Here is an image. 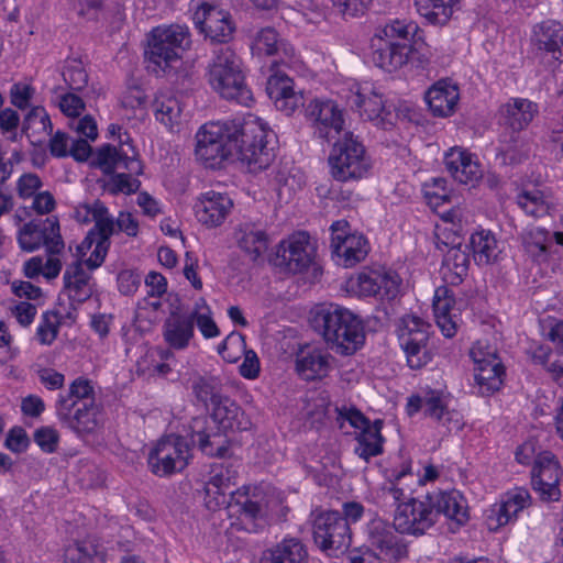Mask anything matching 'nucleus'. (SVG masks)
<instances>
[{"label":"nucleus","instance_id":"nucleus-1","mask_svg":"<svg viewBox=\"0 0 563 563\" xmlns=\"http://www.w3.org/2000/svg\"><path fill=\"white\" fill-rule=\"evenodd\" d=\"M268 130L257 118L250 115L231 128L221 123H207L196 134V156L207 167H214L236 151L251 173L267 168L275 158L267 146Z\"/></svg>","mask_w":563,"mask_h":563},{"label":"nucleus","instance_id":"nucleus-2","mask_svg":"<svg viewBox=\"0 0 563 563\" xmlns=\"http://www.w3.org/2000/svg\"><path fill=\"white\" fill-rule=\"evenodd\" d=\"M311 324L328 347L340 355H353L365 342L362 321L349 309L322 305L312 312Z\"/></svg>","mask_w":563,"mask_h":563},{"label":"nucleus","instance_id":"nucleus-3","mask_svg":"<svg viewBox=\"0 0 563 563\" xmlns=\"http://www.w3.org/2000/svg\"><path fill=\"white\" fill-rule=\"evenodd\" d=\"M207 79L222 98L245 107L252 103L253 95L245 84L241 60L230 47L222 46L213 52Z\"/></svg>","mask_w":563,"mask_h":563},{"label":"nucleus","instance_id":"nucleus-4","mask_svg":"<svg viewBox=\"0 0 563 563\" xmlns=\"http://www.w3.org/2000/svg\"><path fill=\"white\" fill-rule=\"evenodd\" d=\"M328 162L331 176L342 183L364 178L372 167L364 145L350 132L334 143Z\"/></svg>","mask_w":563,"mask_h":563},{"label":"nucleus","instance_id":"nucleus-5","mask_svg":"<svg viewBox=\"0 0 563 563\" xmlns=\"http://www.w3.org/2000/svg\"><path fill=\"white\" fill-rule=\"evenodd\" d=\"M190 43V32L186 25L172 24L154 29L146 51L148 68L156 74L165 71L181 57Z\"/></svg>","mask_w":563,"mask_h":563},{"label":"nucleus","instance_id":"nucleus-6","mask_svg":"<svg viewBox=\"0 0 563 563\" xmlns=\"http://www.w3.org/2000/svg\"><path fill=\"white\" fill-rule=\"evenodd\" d=\"M474 361V379L478 393L490 396L498 391L504 383L505 367L497 354V349L487 341L478 340L471 349Z\"/></svg>","mask_w":563,"mask_h":563},{"label":"nucleus","instance_id":"nucleus-7","mask_svg":"<svg viewBox=\"0 0 563 563\" xmlns=\"http://www.w3.org/2000/svg\"><path fill=\"white\" fill-rule=\"evenodd\" d=\"M431 325L417 316H406L400 320L398 340L404 349L408 365L418 369L431 361L428 349Z\"/></svg>","mask_w":563,"mask_h":563},{"label":"nucleus","instance_id":"nucleus-8","mask_svg":"<svg viewBox=\"0 0 563 563\" xmlns=\"http://www.w3.org/2000/svg\"><path fill=\"white\" fill-rule=\"evenodd\" d=\"M395 527L401 534L422 536L438 520V511L433 509L429 494L423 499L408 498L396 508Z\"/></svg>","mask_w":563,"mask_h":563},{"label":"nucleus","instance_id":"nucleus-9","mask_svg":"<svg viewBox=\"0 0 563 563\" xmlns=\"http://www.w3.org/2000/svg\"><path fill=\"white\" fill-rule=\"evenodd\" d=\"M314 543L325 552H343L351 544V531L346 520L338 511L318 515L312 525Z\"/></svg>","mask_w":563,"mask_h":563},{"label":"nucleus","instance_id":"nucleus-10","mask_svg":"<svg viewBox=\"0 0 563 563\" xmlns=\"http://www.w3.org/2000/svg\"><path fill=\"white\" fill-rule=\"evenodd\" d=\"M189 448L178 435L162 438L148 454V465L156 475L164 476L183 471L188 464Z\"/></svg>","mask_w":563,"mask_h":563},{"label":"nucleus","instance_id":"nucleus-11","mask_svg":"<svg viewBox=\"0 0 563 563\" xmlns=\"http://www.w3.org/2000/svg\"><path fill=\"white\" fill-rule=\"evenodd\" d=\"M367 541L378 555L391 560L400 561L408 555V544L400 537L395 520L389 523L380 518H374L367 523Z\"/></svg>","mask_w":563,"mask_h":563},{"label":"nucleus","instance_id":"nucleus-12","mask_svg":"<svg viewBox=\"0 0 563 563\" xmlns=\"http://www.w3.org/2000/svg\"><path fill=\"white\" fill-rule=\"evenodd\" d=\"M314 247L306 232H297L279 243L274 263L289 273L306 271L313 261Z\"/></svg>","mask_w":563,"mask_h":563},{"label":"nucleus","instance_id":"nucleus-13","mask_svg":"<svg viewBox=\"0 0 563 563\" xmlns=\"http://www.w3.org/2000/svg\"><path fill=\"white\" fill-rule=\"evenodd\" d=\"M421 409L424 416L435 420L449 431H457L463 426L460 412L448 408L446 400L440 391L429 390L423 397L411 396L408 398L407 412L409 416H413Z\"/></svg>","mask_w":563,"mask_h":563},{"label":"nucleus","instance_id":"nucleus-14","mask_svg":"<svg viewBox=\"0 0 563 563\" xmlns=\"http://www.w3.org/2000/svg\"><path fill=\"white\" fill-rule=\"evenodd\" d=\"M20 246L27 252L35 251L42 245L51 254H58L64 249V242L59 232V223L56 218H47L42 223L31 221L19 231Z\"/></svg>","mask_w":563,"mask_h":563},{"label":"nucleus","instance_id":"nucleus-15","mask_svg":"<svg viewBox=\"0 0 563 563\" xmlns=\"http://www.w3.org/2000/svg\"><path fill=\"white\" fill-rule=\"evenodd\" d=\"M400 283L401 280L395 272L368 271L360 273L355 280H351V287L360 296L391 301L399 295Z\"/></svg>","mask_w":563,"mask_h":563},{"label":"nucleus","instance_id":"nucleus-16","mask_svg":"<svg viewBox=\"0 0 563 563\" xmlns=\"http://www.w3.org/2000/svg\"><path fill=\"white\" fill-rule=\"evenodd\" d=\"M561 474L560 463L553 453L544 451L538 454L532 468V486L542 500H559Z\"/></svg>","mask_w":563,"mask_h":563},{"label":"nucleus","instance_id":"nucleus-17","mask_svg":"<svg viewBox=\"0 0 563 563\" xmlns=\"http://www.w3.org/2000/svg\"><path fill=\"white\" fill-rule=\"evenodd\" d=\"M351 107H355L361 117L375 121L377 125L386 129L393 124L391 114L387 110L382 95L376 92L369 85H354L349 97Z\"/></svg>","mask_w":563,"mask_h":563},{"label":"nucleus","instance_id":"nucleus-18","mask_svg":"<svg viewBox=\"0 0 563 563\" xmlns=\"http://www.w3.org/2000/svg\"><path fill=\"white\" fill-rule=\"evenodd\" d=\"M306 117L314 128V134L320 139L335 137L343 128L342 111L331 100H312L307 109Z\"/></svg>","mask_w":563,"mask_h":563},{"label":"nucleus","instance_id":"nucleus-19","mask_svg":"<svg viewBox=\"0 0 563 563\" xmlns=\"http://www.w3.org/2000/svg\"><path fill=\"white\" fill-rule=\"evenodd\" d=\"M266 91L275 108L285 115H291L305 103L302 92L295 90L294 80L280 70L268 77Z\"/></svg>","mask_w":563,"mask_h":563},{"label":"nucleus","instance_id":"nucleus-20","mask_svg":"<svg viewBox=\"0 0 563 563\" xmlns=\"http://www.w3.org/2000/svg\"><path fill=\"white\" fill-rule=\"evenodd\" d=\"M194 22L200 32L213 42L229 41L234 31L229 13L207 3L197 9Z\"/></svg>","mask_w":563,"mask_h":563},{"label":"nucleus","instance_id":"nucleus-21","mask_svg":"<svg viewBox=\"0 0 563 563\" xmlns=\"http://www.w3.org/2000/svg\"><path fill=\"white\" fill-rule=\"evenodd\" d=\"M371 46L374 64L389 73L405 66L412 53V45L410 43L390 42L386 37L382 38L380 35L372 37Z\"/></svg>","mask_w":563,"mask_h":563},{"label":"nucleus","instance_id":"nucleus-22","mask_svg":"<svg viewBox=\"0 0 563 563\" xmlns=\"http://www.w3.org/2000/svg\"><path fill=\"white\" fill-rule=\"evenodd\" d=\"M55 410L58 419L77 433H89L97 427L96 401H86L77 406L76 402L57 400Z\"/></svg>","mask_w":563,"mask_h":563},{"label":"nucleus","instance_id":"nucleus-23","mask_svg":"<svg viewBox=\"0 0 563 563\" xmlns=\"http://www.w3.org/2000/svg\"><path fill=\"white\" fill-rule=\"evenodd\" d=\"M233 207L231 198L221 192L207 191L195 203V214L200 223L208 228L223 223Z\"/></svg>","mask_w":563,"mask_h":563},{"label":"nucleus","instance_id":"nucleus-24","mask_svg":"<svg viewBox=\"0 0 563 563\" xmlns=\"http://www.w3.org/2000/svg\"><path fill=\"white\" fill-rule=\"evenodd\" d=\"M121 147L118 148L110 144L102 145L96 156V166L104 174H113L115 170L123 169L134 175L142 174V164L135 157L134 150L130 146L132 155L123 150L124 141L120 140Z\"/></svg>","mask_w":563,"mask_h":563},{"label":"nucleus","instance_id":"nucleus-25","mask_svg":"<svg viewBox=\"0 0 563 563\" xmlns=\"http://www.w3.org/2000/svg\"><path fill=\"white\" fill-rule=\"evenodd\" d=\"M530 501L529 492L525 488H517L508 493L499 504H496L487 516V527L489 530L509 523L515 519L519 511L523 510Z\"/></svg>","mask_w":563,"mask_h":563},{"label":"nucleus","instance_id":"nucleus-26","mask_svg":"<svg viewBox=\"0 0 563 563\" xmlns=\"http://www.w3.org/2000/svg\"><path fill=\"white\" fill-rule=\"evenodd\" d=\"M459 311L453 291L445 286L438 287L433 297V312L438 327L446 338L456 333Z\"/></svg>","mask_w":563,"mask_h":563},{"label":"nucleus","instance_id":"nucleus-27","mask_svg":"<svg viewBox=\"0 0 563 563\" xmlns=\"http://www.w3.org/2000/svg\"><path fill=\"white\" fill-rule=\"evenodd\" d=\"M162 333L170 349L185 350L195 335L194 317L190 312H170L163 323Z\"/></svg>","mask_w":563,"mask_h":563},{"label":"nucleus","instance_id":"nucleus-28","mask_svg":"<svg viewBox=\"0 0 563 563\" xmlns=\"http://www.w3.org/2000/svg\"><path fill=\"white\" fill-rule=\"evenodd\" d=\"M252 51L258 56H277L276 64H287L295 55L294 47L271 26L263 27L255 34Z\"/></svg>","mask_w":563,"mask_h":563},{"label":"nucleus","instance_id":"nucleus-29","mask_svg":"<svg viewBox=\"0 0 563 563\" xmlns=\"http://www.w3.org/2000/svg\"><path fill=\"white\" fill-rule=\"evenodd\" d=\"M433 509L438 517L443 514L457 527L465 525L468 520V507L464 496L456 489L439 490L429 494Z\"/></svg>","mask_w":563,"mask_h":563},{"label":"nucleus","instance_id":"nucleus-30","mask_svg":"<svg viewBox=\"0 0 563 563\" xmlns=\"http://www.w3.org/2000/svg\"><path fill=\"white\" fill-rule=\"evenodd\" d=\"M460 91L455 84L442 79L433 84L426 93L429 109L435 117L445 118L455 112Z\"/></svg>","mask_w":563,"mask_h":563},{"label":"nucleus","instance_id":"nucleus-31","mask_svg":"<svg viewBox=\"0 0 563 563\" xmlns=\"http://www.w3.org/2000/svg\"><path fill=\"white\" fill-rule=\"evenodd\" d=\"M444 164L451 176L461 184H473L482 177V170L471 153L452 147L445 153Z\"/></svg>","mask_w":563,"mask_h":563},{"label":"nucleus","instance_id":"nucleus-32","mask_svg":"<svg viewBox=\"0 0 563 563\" xmlns=\"http://www.w3.org/2000/svg\"><path fill=\"white\" fill-rule=\"evenodd\" d=\"M208 418L196 417L190 422L191 442L209 456L225 457L229 451L227 439L218 433L207 431Z\"/></svg>","mask_w":563,"mask_h":563},{"label":"nucleus","instance_id":"nucleus-33","mask_svg":"<svg viewBox=\"0 0 563 563\" xmlns=\"http://www.w3.org/2000/svg\"><path fill=\"white\" fill-rule=\"evenodd\" d=\"M531 43L539 51L550 53L555 60H560L563 57V25L551 20L537 24Z\"/></svg>","mask_w":563,"mask_h":563},{"label":"nucleus","instance_id":"nucleus-34","mask_svg":"<svg viewBox=\"0 0 563 563\" xmlns=\"http://www.w3.org/2000/svg\"><path fill=\"white\" fill-rule=\"evenodd\" d=\"M468 266L470 255L467 245L463 246L461 243H457L446 251L440 273L445 283L459 285L467 275Z\"/></svg>","mask_w":563,"mask_h":563},{"label":"nucleus","instance_id":"nucleus-35","mask_svg":"<svg viewBox=\"0 0 563 563\" xmlns=\"http://www.w3.org/2000/svg\"><path fill=\"white\" fill-rule=\"evenodd\" d=\"M239 465L236 462L223 461L211 465L209 479L206 483L205 490L208 496H222L235 485L239 475Z\"/></svg>","mask_w":563,"mask_h":563},{"label":"nucleus","instance_id":"nucleus-36","mask_svg":"<svg viewBox=\"0 0 563 563\" xmlns=\"http://www.w3.org/2000/svg\"><path fill=\"white\" fill-rule=\"evenodd\" d=\"M212 417L223 430H244L249 424L241 407L227 396L217 398L212 406Z\"/></svg>","mask_w":563,"mask_h":563},{"label":"nucleus","instance_id":"nucleus-37","mask_svg":"<svg viewBox=\"0 0 563 563\" xmlns=\"http://www.w3.org/2000/svg\"><path fill=\"white\" fill-rule=\"evenodd\" d=\"M231 494L235 500V506L239 507V520L243 529L253 533L264 530L267 526V519L262 505L240 492Z\"/></svg>","mask_w":563,"mask_h":563},{"label":"nucleus","instance_id":"nucleus-38","mask_svg":"<svg viewBox=\"0 0 563 563\" xmlns=\"http://www.w3.org/2000/svg\"><path fill=\"white\" fill-rule=\"evenodd\" d=\"M308 553L298 539H285L272 549L264 551L261 563H307Z\"/></svg>","mask_w":563,"mask_h":563},{"label":"nucleus","instance_id":"nucleus-39","mask_svg":"<svg viewBox=\"0 0 563 563\" xmlns=\"http://www.w3.org/2000/svg\"><path fill=\"white\" fill-rule=\"evenodd\" d=\"M462 0H415L417 11L429 23L446 24L454 12L461 10Z\"/></svg>","mask_w":563,"mask_h":563},{"label":"nucleus","instance_id":"nucleus-40","mask_svg":"<svg viewBox=\"0 0 563 563\" xmlns=\"http://www.w3.org/2000/svg\"><path fill=\"white\" fill-rule=\"evenodd\" d=\"M331 360L332 356L329 353L314 349L299 356L296 367L303 379H320L328 376L331 369Z\"/></svg>","mask_w":563,"mask_h":563},{"label":"nucleus","instance_id":"nucleus-41","mask_svg":"<svg viewBox=\"0 0 563 563\" xmlns=\"http://www.w3.org/2000/svg\"><path fill=\"white\" fill-rule=\"evenodd\" d=\"M384 421L376 419L372 426L360 431L355 440L357 445L354 449L355 454L368 462L371 457L380 455L383 453L384 438L382 435V429Z\"/></svg>","mask_w":563,"mask_h":563},{"label":"nucleus","instance_id":"nucleus-42","mask_svg":"<svg viewBox=\"0 0 563 563\" xmlns=\"http://www.w3.org/2000/svg\"><path fill=\"white\" fill-rule=\"evenodd\" d=\"M92 222H95V225L81 242L79 246L80 252L91 250V240L110 241V236L115 231L114 219L109 214L107 207L99 200L95 201Z\"/></svg>","mask_w":563,"mask_h":563},{"label":"nucleus","instance_id":"nucleus-43","mask_svg":"<svg viewBox=\"0 0 563 563\" xmlns=\"http://www.w3.org/2000/svg\"><path fill=\"white\" fill-rule=\"evenodd\" d=\"M239 246L251 255L253 260L261 256L268 247L266 232L254 223L241 224L235 231Z\"/></svg>","mask_w":563,"mask_h":563},{"label":"nucleus","instance_id":"nucleus-44","mask_svg":"<svg viewBox=\"0 0 563 563\" xmlns=\"http://www.w3.org/2000/svg\"><path fill=\"white\" fill-rule=\"evenodd\" d=\"M90 275L84 269L80 262H75L67 266L64 273L65 288L71 300L84 302L92 295L89 285Z\"/></svg>","mask_w":563,"mask_h":563},{"label":"nucleus","instance_id":"nucleus-45","mask_svg":"<svg viewBox=\"0 0 563 563\" xmlns=\"http://www.w3.org/2000/svg\"><path fill=\"white\" fill-rule=\"evenodd\" d=\"M505 124L514 131H521L532 121L537 106L527 99H515L500 109Z\"/></svg>","mask_w":563,"mask_h":563},{"label":"nucleus","instance_id":"nucleus-46","mask_svg":"<svg viewBox=\"0 0 563 563\" xmlns=\"http://www.w3.org/2000/svg\"><path fill=\"white\" fill-rule=\"evenodd\" d=\"M473 258L477 265H489L500 254L499 244L490 231H479L471 236Z\"/></svg>","mask_w":563,"mask_h":563},{"label":"nucleus","instance_id":"nucleus-47","mask_svg":"<svg viewBox=\"0 0 563 563\" xmlns=\"http://www.w3.org/2000/svg\"><path fill=\"white\" fill-rule=\"evenodd\" d=\"M526 251L537 261H545L551 243L550 232L539 227L525 230L521 234Z\"/></svg>","mask_w":563,"mask_h":563},{"label":"nucleus","instance_id":"nucleus-48","mask_svg":"<svg viewBox=\"0 0 563 563\" xmlns=\"http://www.w3.org/2000/svg\"><path fill=\"white\" fill-rule=\"evenodd\" d=\"M65 563H103V551L90 541L75 542L65 548Z\"/></svg>","mask_w":563,"mask_h":563},{"label":"nucleus","instance_id":"nucleus-49","mask_svg":"<svg viewBox=\"0 0 563 563\" xmlns=\"http://www.w3.org/2000/svg\"><path fill=\"white\" fill-rule=\"evenodd\" d=\"M53 126L49 115L42 107L32 108L26 114L22 132L26 134L29 139H35V141L42 142L43 137L52 133Z\"/></svg>","mask_w":563,"mask_h":563},{"label":"nucleus","instance_id":"nucleus-50","mask_svg":"<svg viewBox=\"0 0 563 563\" xmlns=\"http://www.w3.org/2000/svg\"><path fill=\"white\" fill-rule=\"evenodd\" d=\"M518 207L528 216L541 218L549 213L551 202L543 191L532 188L517 195Z\"/></svg>","mask_w":563,"mask_h":563},{"label":"nucleus","instance_id":"nucleus-51","mask_svg":"<svg viewBox=\"0 0 563 563\" xmlns=\"http://www.w3.org/2000/svg\"><path fill=\"white\" fill-rule=\"evenodd\" d=\"M154 108L156 119L170 129L178 123L183 112L180 101L176 97L165 93L156 97Z\"/></svg>","mask_w":563,"mask_h":563},{"label":"nucleus","instance_id":"nucleus-52","mask_svg":"<svg viewBox=\"0 0 563 563\" xmlns=\"http://www.w3.org/2000/svg\"><path fill=\"white\" fill-rule=\"evenodd\" d=\"M368 253L367 241L363 235L354 234L346 239L342 245L334 252L343 258L346 267L354 266L363 261Z\"/></svg>","mask_w":563,"mask_h":563},{"label":"nucleus","instance_id":"nucleus-53","mask_svg":"<svg viewBox=\"0 0 563 563\" xmlns=\"http://www.w3.org/2000/svg\"><path fill=\"white\" fill-rule=\"evenodd\" d=\"M409 473V467H405L399 472L391 474L389 478L379 489V497L386 506L398 507L399 504L408 500L406 490L400 486L401 479Z\"/></svg>","mask_w":563,"mask_h":563},{"label":"nucleus","instance_id":"nucleus-54","mask_svg":"<svg viewBox=\"0 0 563 563\" xmlns=\"http://www.w3.org/2000/svg\"><path fill=\"white\" fill-rule=\"evenodd\" d=\"M419 27L416 22L406 20H394L387 23L383 29L377 30L375 35H380L382 38L386 37L390 42H405L410 43L416 36Z\"/></svg>","mask_w":563,"mask_h":563},{"label":"nucleus","instance_id":"nucleus-55","mask_svg":"<svg viewBox=\"0 0 563 563\" xmlns=\"http://www.w3.org/2000/svg\"><path fill=\"white\" fill-rule=\"evenodd\" d=\"M57 400L76 402L77 406L86 401H95V388L89 379L78 377L70 384L68 393L59 395Z\"/></svg>","mask_w":563,"mask_h":563},{"label":"nucleus","instance_id":"nucleus-56","mask_svg":"<svg viewBox=\"0 0 563 563\" xmlns=\"http://www.w3.org/2000/svg\"><path fill=\"white\" fill-rule=\"evenodd\" d=\"M245 350L244 336L238 332L230 333L218 346L219 354L229 363L238 362L245 353Z\"/></svg>","mask_w":563,"mask_h":563},{"label":"nucleus","instance_id":"nucleus-57","mask_svg":"<svg viewBox=\"0 0 563 563\" xmlns=\"http://www.w3.org/2000/svg\"><path fill=\"white\" fill-rule=\"evenodd\" d=\"M65 82L71 90H81L88 84V75L80 62L71 60L63 71Z\"/></svg>","mask_w":563,"mask_h":563},{"label":"nucleus","instance_id":"nucleus-58","mask_svg":"<svg viewBox=\"0 0 563 563\" xmlns=\"http://www.w3.org/2000/svg\"><path fill=\"white\" fill-rule=\"evenodd\" d=\"M192 391L196 398L203 402L208 401L213 406L217 402V398H221L223 395L219 394L212 379L198 377L192 383Z\"/></svg>","mask_w":563,"mask_h":563},{"label":"nucleus","instance_id":"nucleus-59","mask_svg":"<svg viewBox=\"0 0 563 563\" xmlns=\"http://www.w3.org/2000/svg\"><path fill=\"white\" fill-rule=\"evenodd\" d=\"M132 174L130 172L129 174L123 172L114 174L109 181L111 191L128 195L135 192L140 188L141 183L137 178L132 177Z\"/></svg>","mask_w":563,"mask_h":563},{"label":"nucleus","instance_id":"nucleus-60","mask_svg":"<svg viewBox=\"0 0 563 563\" xmlns=\"http://www.w3.org/2000/svg\"><path fill=\"white\" fill-rule=\"evenodd\" d=\"M190 314L194 317V323H197L198 329L206 339L216 338L220 334L218 325L211 318L209 307H206V311H199L197 309L196 311H191Z\"/></svg>","mask_w":563,"mask_h":563},{"label":"nucleus","instance_id":"nucleus-61","mask_svg":"<svg viewBox=\"0 0 563 563\" xmlns=\"http://www.w3.org/2000/svg\"><path fill=\"white\" fill-rule=\"evenodd\" d=\"M332 2L344 18H355L365 13L372 0H332Z\"/></svg>","mask_w":563,"mask_h":563},{"label":"nucleus","instance_id":"nucleus-62","mask_svg":"<svg viewBox=\"0 0 563 563\" xmlns=\"http://www.w3.org/2000/svg\"><path fill=\"white\" fill-rule=\"evenodd\" d=\"M58 440V432L51 427H42L34 433L35 443L46 453L56 451Z\"/></svg>","mask_w":563,"mask_h":563},{"label":"nucleus","instance_id":"nucleus-63","mask_svg":"<svg viewBox=\"0 0 563 563\" xmlns=\"http://www.w3.org/2000/svg\"><path fill=\"white\" fill-rule=\"evenodd\" d=\"M295 5L310 23H319L325 19L324 8L316 0H295Z\"/></svg>","mask_w":563,"mask_h":563},{"label":"nucleus","instance_id":"nucleus-64","mask_svg":"<svg viewBox=\"0 0 563 563\" xmlns=\"http://www.w3.org/2000/svg\"><path fill=\"white\" fill-rule=\"evenodd\" d=\"M42 185V180L36 174L25 173L18 179L16 191L21 198L27 199L35 196Z\"/></svg>","mask_w":563,"mask_h":563}]
</instances>
